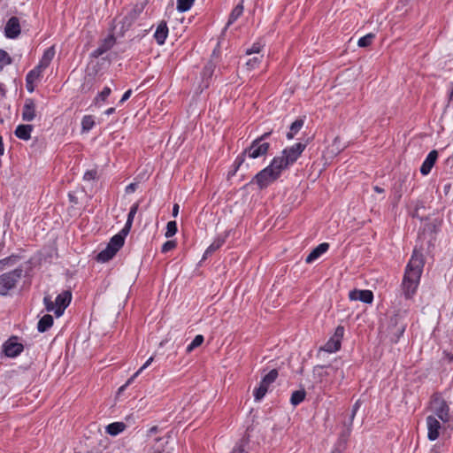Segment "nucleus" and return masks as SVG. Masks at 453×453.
Here are the masks:
<instances>
[{"label": "nucleus", "mask_w": 453, "mask_h": 453, "mask_svg": "<svg viewBox=\"0 0 453 453\" xmlns=\"http://www.w3.org/2000/svg\"><path fill=\"white\" fill-rule=\"evenodd\" d=\"M424 260L422 255L416 250L407 264L402 281V289L406 299H411L416 294L423 272Z\"/></svg>", "instance_id": "obj_1"}, {"label": "nucleus", "mask_w": 453, "mask_h": 453, "mask_svg": "<svg viewBox=\"0 0 453 453\" xmlns=\"http://www.w3.org/2000/svg\"><path fill=\"white\" fill-rule=\"evenodd\" d=\"M72 301V292L70 290H64L58 294L55 299V302L51 300L50 295H46L43 297V304L47 311L54 312L57 318L61 317L64 314L65 310L69 306Z\"/></svg>", "instance_id": "obj_2"}, {"label": "nucleus", "mask_w": 453, "mask_h": 453, "mask_svg": "<svg viewBox=\"0 0 453 453\" xmlns=\"http://www.w3.org/2000/svg\"><path fill=\"white\" fill-rule=\"evenodd\" d=\"M305 148L306 144L302 142H297L292 146L287 147L281 151L280 156L273 157L274 163H278L284 171L297 161Z\"/></svg>", "instance_id": "obj_3"}, {"label": "nucleus", "mask_w": 453, "mask_h": 453, "mask_svg": "<svg viewBox=\"0 0 453 453\" xmlns=\"http://www.w3.org/2000/svg\"><path fill=\"white\" fill-rule=\"evenodd\" d=\"M283 170L278 165V163H274V159L273 158L270 165L258 172L253 181L259 187L260 189L267 188L270 184L278 180Z\"/></svg>", "instance_id": "obj_4"}, {"label": "nucleus", "mask_w": 453, "mask_h": 453, "mask_svg": "<svg viewBox=\"0 0 453 453\" xmlns=\"http://www.w3.org/2000/svg\"><path fill=\"white\" fill-rule=\"evenodd\" d=\"M427 409L431 412L430 415H434L443 424L450 420L449 406L441 394L434 393L431 396Z\"/></svg>", "instance_id": "obj_5"}, {"label": "nucleus", "mask_w": 453, "mask_h": 453, "mask_svg": "<svg viewBox=\"0 0 453 453\" xmlns=\"http://www.w3.org/2000/svg\"><path fill=\"white\" fill-rule=\"evenodd\" d=\"M23 269L21 267L15 268L12 271L4 273L0 275V296H6L15 288L17 283L22 277Z\"/></svg>", "instance_id": "obj_6"}, {"label": "nucleus", "mask_w": 453, "mask_h": 453, "mask_svg": "<svg viewBox=\"0 0 453 453\" xmlns=\"http://www.w3.org/2000/svg\"><path fill=\"white\" fill-rule=\"evenodd\" d=\"M271 133H265L261 136L255 139L250 147L244 150V155L250 158H257L267 154L270 149V143L265 140L270 136Z\"/></svg>", "instance_id": "obj_7"}, {"label": "nucleus", "mask_w": 453, "mask_h": 453, "mask_svg": "<svg viewBox=\"0 0 453 453\" xmlns=\"http://www.w3.org/2000/svg\"><path fill=\"white\" fill-rule=\"evenodd\" d=\"M278 377V371L276 369L271 370L265 377H263L260 384L253 391V395L256 401H261L268 391V388L275 381Z\"/></svg>", "instance_id": "obj_8"}, {"label": "nucleus", "mask_w": 453, "mask_h": 453, "mask_svg": "<svg viewBox=\"0 0 453 453\" xmlns=\"http://www.w3.org/2000/svg\"><path fill=\"white\" fill-rule=\"evenodd\" d=\"M343 334V326H337L334 335L325 343V345L320 349L328 353L338 351L341 349Z\"/></svg>", "instance_id": "obj_9"}, {"label": "nucleus", "mask_w": 453, "mask_h": 453, "mask_svg": "<svg viewBox=\"0 0 453 453\" xmlns=\"http://www.w3.org/2000/svg\"><path fill=\"white\" fill-rule=\"evenodd\" d=\"M406 323L401 320V315L395 314L390 319V330H391V342L396 343L400 338L403 335L406 329Z\"/></svg>", "instance_id": "obj_10"}, {"label": "nucleus", "mask_w": 453, "mask_h": 453, "mask_svg": "<svg viewBox=\"0 0 453 453\" xmlns=\"http://www.w3.org/2000/svg\"><path fill=\"white\" fill-rule=\"evenodd\" d=\"M427 428V439L429 441H435L439 438L441 430V424L440 419L436 418L434 415H428L426 418Z\"/></svg>", "instance_id": "obj_11"}, {"label": "nucleus", "mask_w": 453, "mask_h": 453, "mask_svg": "<svg viewBox=\"0 0 453 453\" xmlns=\"http://www.w3.org/2000/svg\"><path fill=\"white\" fill-rule=\"evenodd\" d=\"M4 352L8 357H18L24 349L22 343L17 342L16 337H12L3 345Z\"/></svg>", "instance_id": "obj_12"}, {"label": "nucleus", "mask_w": 453, "mask_h": 453, "mask_svg": "<svg viewBox=\"0 0 453 453\" xmlns=\"http://www.w3.org/2000/svg\"><path fill=\"white\" fill-rule=\"evenodd\" d=\"M21 32L19 18L11 17L4 27V35L9 39H16Z\"/></svg>", "instance_id": "obj_13"}, {"label": "nucleus", "mask_w": 453, "mask_h": 453, "mask_svg": "<svg viewBox=\"0 0 453 453\" xmlns=\"http://www.w3.org/2000/svg\"><path fill=\"white\" fill-rule=\"evenodd\" d=\"M350 301H360L367 304L373 302V293L369 289H353L349 293Z\"/></svg>", "instance_id": "obj_14"}, {"label": "nucleus", "mask_w": 453, "mask_h": 453, "mask_svg": "<svg viewBox=\"0 0 453 453\" xmlns=\"http://www.w3.org/2000/svg\"><path fill=\"white\" fill-rule=\"evenodd\" d=\"M115 42H116L115 37L112 35H108L102 42V43L90 53L91 58H99L100 56H102L103 54H104L105 52L110 50L114 46Z\"/></svg>", "instance_id": "obj_15"}, {"label": "nucleus", "mask_w": 453, "mask_h": 453, "mask_svg": "<svg viewBox=\"0 0 453 453\" xmlns=\"http://www.w3.org/2000/svg\"><path fill=\"white\" fill-rule=\"evenodd\" d=\"M438 158V151L435 150H431L420 166V173L426 176L430 173Z\"/></svg>", "instance_id": "obj_16"}, {"label": "nucleus", "mask_w": 453, "mask_h": 453, "mask_svg": "<svg viewBox=\"0 0 453 453\" xmlns=\"http://www.w3.org/2000/svg\"><path fill=\"white\" fill-rule=\"evenodd\" d=\"M35 109L36 106L34 100L27 98L22 108V119L27 122L33 121L36 116Z\"/></svg>", "instance_id": "obj_17"}, {"label": "nucleus", "mask_w": 453, "mask_h": 453, "mask_svg": "<svg viewBox=\"0 0 453 453\" xmlns=\"http://www.w3.org/2000/svg\"><path fill=\"white\" fill-rule=\"evenodd\" d=\"M129 233L125 232V230L121 229L117 234L113 235L107 246L109 248L113 249V250L117 253L124 245L125 239Z\"/></svg>", "instance_id": "obj_18"}, {"label": "nucleus", "mask_w": 453, "mask_h": 453, "mask_svg": "<svg viewBox=\"0 0 453 453\" xmlns=\"http://www.w3.org/2000/svg\"><path fill=\"white\" fill-rule=\"evenodd\" d=\"M228 232H225L224 234L218 235L211 242V244L206 249L203 254V258H206L208 256H211L212 253L221 248L226 242Z\"/></svg>", "instance_id": "obj_19"}, {"label": "nucleus", "mask_w": 453, "mask_h": 453, "mask_svg": "<svg viewBox=\"0 0 453 453\" xmlns=\"http://www.w3.org/2000/svg\"><path fill=\"white\" fill-rule=\"evenodd\" d=\"M329 249V244L327 242H322L319 244L316 248H314L311 253L306 257L305 262L307 264H311L315 260H317L319 257L325 254Z\"/></svg>", "instance_id": "obj_20"}, {"label": "nucleus", "mask_w": 453, "mask_h": 453, "mask_svg": "<svg viewBox=\"0 0 453 453\" xmlns=\"http://www.w3.org/2000/svg\"><path fill=\"white\" fill-rule=\"evenodd\" d=\"M168 27L165 21L162 20L157 27L154 38L158 45H163L168 36Z\"/></svg>", "instance_id": "obj_21"}, {"label": "nucleus", "mask_w": 453, "mask_h": 453, "mask_svg": "<svg viewBox=\"0 0 453 453\" xmlns=\"http://www.w3.org/2000/svg\"><path fill=\"white\" fill-rule=\"evenodd\" d=\"M142 12V8L139 6L134 7L130 10L127 14L123 18L122 27L125 28H128L132 26V24L138 19Z\"/></svg>", "instance_id": "obj_22"}, {"label": "nucleus", "mask_w": 453, "mask_h": 453, "mask_svg": "<svg viewBox=\"0 0 453 453\" xmlns=\"http://www.w3.org/2000/svg\"><path fill=\"white\" fill-rule=\"evenodd\" d=\"M55 53H56V51H55L54 46H51V47H49L48 49H46L36 66H38L39 68H41L42 70L44 71L51 63V61L55 56Z\"/></svg>", "instance_id": "obj_23"}, {"label": "nucleus", "mask_w": 453, "mask_h": 453, "mask_svg": "<svg viewBox=\"0 0 453 453\" xmlns=\"http://www.w3.org/2000/svg\"><path fill=\"white\" fill-rule=\"evenodd\" d=\"M33 126L31 125H19L15 129V135L23 141H28L31 138Z\"/></svg>", "instance_id": "obj_24"}, {"label": "nucleus", "mask_w": 453, "mask_h": 453, "mask_svg": "<svg viewBox=\"0 0 453 453\" xmlns=\"http://www.w3.org/2000/svg\"><path fill=\"white\" fill-rule=\"evenodd\" d=\"M243 2V0H241V2L232 10L226 23V27L234 23L242 15L244 10Z\"/></svg>", "instance_id": "obj_25"}, {"label": "nucleus", "mask_w": 453, "mask_h": 453, "mask_svg": "<svg viewBox=\"0 0 453 453\" xmlns=\"http://www.w3.org/2000/svg\"><path fill=\"white\" fill-rule=\"evenodd\" d=\"M53 325V318L50 314L42 316L37 324V330L40 333H44L49 330Z\"/></svg>", "instance_id": "obj_26"}, {"label": "nucleus", "mask_w": 453, "mask_h": 453, "mask_svg": "<svg viewBox=\"0 0 453 453\" xmlns=\"http://www.w3.org/2000/svg\"><path fill=\"white\" fill-rule=\"evenodd\" d=\"M138 208H139L138 203H134L130 207L126 224H125L124 227L122 228L123 230H125V232H127V233L130 232L133 222H134V216L138 211Z\"/></svg>", "instance_id": "obj_27"}, {"label": "nucleus", "mask_w": 453, "mask_h": 453, "mask_svg": "<svg viewBox=\"0 0 453 453\" xmlns=\"http://www.w3.org/2000/svg\"><path fill=\"white\" fill-rule=\"evenodd\" d=\"M116 254L117 253L113 250V249L106 246L105 249H104L102 251H100L96 255V259L97 262L106 263V262L110 261L111 259H112Z\"/></svg>", "instance_id": "obj_28"}, {"label": "nucleus", "mask_w": 453, "mask_h": 453, "mask_svg": "<svg viewBox=\"0 0 453 453\" xmlns=\"http://www.w3.org/2000/svg\"><path fill=\"white\" fill-rule=\"evenodd\" d=\"M303 124L304 120L303 119H296L289 127V131L286 134L287 139L292 140L295 135L302 129Z\"/></svg>", "instance_id": "obj_29"}, {"label": "nucleus", "mask_w": 453, "mask_h": 453, "mask_svg": "<svg viewBox=\"0 0 453 453\" xmlns=\"http://www.w3.org/2000/svg\"><path fill=\"white\" fill-rule=\"evenodd\" d=\"M126 428V425L123 422H113L109 424L105 427V431L111 436H116L122 433Z\"/></svg>", "instance_id": "obj_30"}, {"label": "nucleus", "mask_w": 453, "mask_h": 453, "mask_svg": "<svg viewBox=\"0 0 453 453\" xmlns=\"http://www.w3.org/2000/svg\"><path fill=\"white\" fill-rule=\"evenodd\" d=\"M350 434H351V426H349L348 425L346 430L343 431L342 433H341V434L338 438V441H337V449L338 450L341 451L346 448L347 441L349 440Z\"/></svg>", "instance_id": "obj_31"}, {"label": "nucleus", "mask_w": 453, "mask_h": 453, "mask_svg": "<svg viewBox=\"0 0 453 453\" xmlns=\"http://www.w3.org/2000/svg\"><path fill=\"white\" fill-rule=\"evenodd\" d=\"M42 73H43V70H42L38 66H35V68H33L31 71H29L27 73V74L26 76V82L27 83H35L36 81H38L41 79Z\"/></svg>", "instance_id": "obj_32"}, {"label": "nucleus", "mask_w": 453, "mask_h": 453, "mask_svg": "<svg viewBox=\"0 0 453 453\" xmlns=\"http://www.w3.org/2000/svg\"><path fill=\"white\" fill-rule=\"evenodd\" d=\"M95 119L92 115H85L81 119V133H88L95 127Z\"/></svg>", "instance_id": "obj_33"}, {"label": "nucleus", "mask_w": 453, "mask_h": 453, "mask_svg": "<svg viewBox=\"0 0 453 453\" xmlns=\"http://www.w3.org/2000/svg\"><path fill=\"white\" fill-rule=\"evenodd\" d=\"M304 389L294 391L290 397V403L294 406L300 404L305 398Z\"/></svg>", "instance_id": "obj_34"}, {"label": "nucleus", "mask_w": 453, "mask_h": 453, "mask_svg": "<svg viewBox=\"0 0 453 453\" xmlns=\"http://www.w3.org/2000/svg\"><path fill=\"white\" fill-rule=\"evenodd\" d=\"M19 256L11 255L0 260V272L4 271L6 267L12 266L19 260Z\"/></svg>", "instance_id": "obj_35"}, {"label": "nucleus", "mask_w": 453, "mask_h": 453, "mask_svg": "<svg viewBox=\"0 0 453 453\" xmlns=\"http://www.w3.org/2000/svg\"><path fill=\"white\" fill-rule=\"evenodd\" d=\"M12 63V58L7 51L0 49V71Z\"/></svg>", "instance_id": "obj_36"}, {"label": "nucleus", "mask_w": 453, "mask_h": 453, "mask_svg": "<svg viewBox=\"0 0 453 453\" xmlns=\"http://www.w3.org/2000/svg\"><path fill=\"white\" fill-rule=\"evenodd\" d=\"M195 0H177V10L180 12H185L188 11L194 4Z\"/></svg>", "instance_id": "obj_37"}, {"label": "nucleus", "mask_w": 453, "mask_h": 453, "mask_svg": "<svg viewBox=\"0 0 453 453\" xmlns=\"http://www.w3.org/2000/svg\"><path fill=\"white\" fill-rule=\"evenodd\" d=\"M203 336L197 334L193 341L187 346L186 351L188 353L192 352L196 348L199 347L203 342Z\"/></svg>", "instance_id": "obj_38"}, {"label": "nucleus", "mask_w": 453, "mask_h": 453, "mask_svg": "<svg viewBox=\"0 0 453 453\" xmlns=\"http://www.w3.org/2000/svg\"><path fill=\"white\" fill-rule=\"evenodd\" d=\"M215 64L212 61H209L203 67L202 74L204 78H211L215 71Z\"/></svg>", "instance_id": "obj_39"}, {"label": "nucleus", "mask_w": 453, "mask_h": 453, "mask_svg": "<svg viewBox=\"0 0 453 453\" xmlns=\"http://www.w3.org/2000/svg\"><path fill=\"white\" fill-rule=\"evenodd\" d=\"M111 89L109 87H104L103 90L98 93V95L95 97V104H98L99 102H104L107 97L111 95Z\"/></svg>", "instance_id": "obj_40"}, {"label": "nucleus", "mask_w": 453, "mask_h": 453, "mask_svg": "<svg viewBox=\"0 0 453 453\" xmlns=\"http://www.w3.org/2000/svg\"><path fill=\"white\" fill-rule=\"evenodd\" d=\"M177 223L176 221H169L166 225V230L165 233V236L166 238L173 237L177 233Z\"/></svg>", "instance_id": "obj_41"}, {"label": "nucleus", "mask_w": 453, "mask_h": 453, "mask_svg": "<svg viewBox=\"0 0 453 453\" xmlns=\"http://www.w3.org/2000/svg\"><path fill=\"white\" fill-rule=\"evenodd\" d=\"M264 46H265V44L262 42H260V41L255 42L250 48L246 50V54L247 55L258 54L261 51V50L264 48Z\"/></svg>", "instance_id": "obj_42"}, {"label": "nucleus", "mask_w": 453, "mask_h": 453, "mask_svg": "<svg viewBox=\"0 0 453 453\" xmlns=\"http://www.w3.org/2000/svg\"><path fill=\"white\" fill-rule=\"evenodd\" d=\"M373 38H374L373 34H367L366 35L359 38V40L357 42V45L359 47H363V48L367 47V46L371 45Z\"/></svg>", "instance_id": "obj_43"}, {"label": "nucleus", "mask_w": 453, "mask_h": 453, "mask_svg": "<svg viewBox=\"0 0 453 453\" xmlns=\"http://www.w3.org/2000/svg\"><path fill=\"white\" fill-rule=\"evenodd\" d=\"M261 59H262V56L261 57H254L252 58H250L247 62H246V66L249 70H252V69H255L258 66V65L260 64L261 62Z\"/></svg>", "instance_id": "obj_44"}, {"label": "nucleus", "mask_w": 453, "mask_h": 453, "mask_svg": "<svg viewBox=\"0 0 453 453\" xmlns=\"http://www.w3.org/2000/svg\"><path fill=\"white\" fill-rule=\"evenodd\" d=\"M361 407V402L360 400H357L352 406L351 415L349 417V426H352L353 420L356 417L357 412L358 411L359 408Z\"/></svg>", "instance_id": "obj_45"}, {"label": "nucleus", "mask_w": 453, "mask_h": 453, "mask_svg": "<svg viewBox=\"0 0 453 453\" xmlns=\"http://www.w3.org/2000/svg\"><path fill=\"white\" fill-rule=\"evenodd\" d=\"M97 171L95 169L88 170L85 172L83 175V180L86 181L94 180L96 179Z\"/></svg>", "instance_id": "obj_46"}, {"label": "nucleus", "mask_w": 453, "mask_h": 453, "mask_svg": "<svg viewBox=\"0 0 453 453\" xmlns=\"http://www.w3.org/2000/svg\"><path fill=\"white\" fill-rule=\"evenodd\" d=\"M176 246V242L174 241H167L165 242L161 248V251L163 253H166L170 251L171 250L174 249Z\"/></svg>", "instance_id": "obj_47"}, {"label": "nucleus", "mask_w": 453, "mask_h": 453, "mask_svg": "<svg viewBox=\"0 0 453 453\" xmlns=\"http://www.w3.org/2000/svg\"><path fill=\"white\" fill-rule=\"evenodd\" d=\"M245 157H247V155H244V151L241 155L237 156L234 163V172H236L239 169V167L242 165V163L245 160Z\"/></svg>", "instance_id": "obj_48"}, {"label": "nucleus", "mask_w": 453, "mask_h": 453, "mask_svg": "<svg viewBox=\"0 0 453 453\" xmlns=\"http://www.w3.org/2000/svg\"><path fill=\"white\" fill-rule=\"evenodd\" d=\"M153 357H150L139 369L134 372V376H138L143 370H145L153 362Z\"/></svg>", "instance_id": "obj_49"}, {"label": "nucleus", "mask_w": 453, "mask_h": 453, "mask_svg": "<svg viewBox=\"0 0 453 453\" xmlns=\"http://www.w3.org/2000/svg\"><path fill=\"white\" fill-rule=\"evenodd\" d=\"M137 187H138L137 183H135V182L130 183L126 187L125 192L127 194H132L137 189Z\"/></svg>", "instance_id": "obj_50"}, {"label": "nucleus", "mask_w": 453, "mask_h": 453, "mask_svg": "<svg viewBox=\"0 0 453 453\" xmlns=\"http://www.w3.org/2000/svg\"><path fill=\"white\" fill-rule=\"evenodd\" d=\"M132 93H133V92H132V89H128V90H127V91L123 94V96H122L121 99L119 100V104H124L127 100H128V99H129V97L131 96Z\"/></svg>", "instance_id": "obj_51"}, {"label": "nucleus", "mask_w": 453, "mask_h": 453, "mask_svg": "<svg viewBox=\"0 0 453 453\" xmlns=\"http://www.w3.org/2000/svg\"><path fill=\"white\" fill-rule=\"evenodd\" d=\"M230 453H248L242 445H236Z\"/></svg>", "instance_id": "obj_52"}, {"label": "nucleus", "mask_w": 453, "mask_h": 453, "mask_svg": "<svg viewBox=\"0 0 453 453\" xmlns=\"http://www.w3.org/2000/svg\"><path fill=\"white\" fill-rule=\"evenodd\" d=\"M158 431H159V428L157 426H154L150 427L147 432V437L148 438L151 437L153 434H157Z\"/></svg>", "instance_id": "obj_53"}, {"label": "nucleus", "mask_w": 453, "mask_h": 453, "mask_svg": "<svg viewBox=\"0 0 453 453\" xmlns=\"http://www.w3.org/2000/svg\"><path fill=\"white\" fill-rule=\"evenodd\" d=\"M137 376H134V373L133 374V376L131 378L128 379V380L127 381V383L122 386L119 390H123L126 387H127L128 385H130L134 380L136 378Z\"/></svg>", "instance_id": "obj_54"}, {"label": "nucleus", "mask_w": 453, "mask_h": 453, "mask_svg": "<svg viewBox=\"0 0 453 453\" xmlns=\"http://www.w3.org/2000/svg\"><path fill=\"white\" fill-rule=\"evenodd\" d=\"M179 209H180L179 204L178 203H174L173 207V216L174 218H176L178 216Z\"/></svg>", "instance_id": "obj_55"}, {"label": "nucleus", "mask_w": 453, "mask_h": 453, "mask_svg": "<svg viewBox=\"0 0 453 453\" xmlns=\"http://www.w3.org/2000/svg\"><path fill=\"white\" fill-rule=\"evenodd\" d=\"M27 90L32 93L35 90V83H27L26 82Z\"/></svg>", "instance_id": "obj_56"}, {"label": "nucleus", "mask_w": 453, "mask_h": 453, "mask_svg": "<svg viewBox=\"0 0 453 453\" xmlns=\"http://www.w3.org/2000/svg\"><path fill=\"white\" fill-rule=\"evenodd\" d=\"M164 443H162L159 447L154 449L151 453H161L164 450Z\"/></svg>", "instance_id": "obj_57"}, {"label": "nucleus", "mask_w": 453, "mask_h": 453, "mask_svg": "<svg viewBox=\"0 0 453 453\" xmlns=\"http://www.w3.org/2000/svg\"><path fill=\"white\" fill-rule=\"evenodd\" d=\"M4 142H3L2 136L0 135V155H4Z\"/></svg>", "instance_id": "obj_58"}, {"label": "nucleus", "mask_w": 453, "mask_h": 453, "mask_svg": "<svg viewBox=\"0 0 453 453\" xmlns=\"http://www.w3.org/2000/svg\"><path fill=\"white\" fill-rule=\"evenodd\" d=\"M114 111H115V108L111 107V108L107 109V110L104 111V113H105L106 115H111V114H112Z\"/></svg>", "instance_id": "obj_59"}, {"label": "nucleus", "mask_w": 453, "mask_h": 453, "mask_svg": "<svg viewBox=\"0 0 453 453\" xmlns=\"http://www.w3.org/2000/svg\"><path fill=\"white\" fill-rule=\"evenodd\" d=\"M373 189H374V191H375L376 193H383V192H384V189H383L382 188L379 187V186H375V187L373 188Z\"/></svg>", "instance_id": "obj_60"}, {"label": "nucleus", "mask_w": 453, "mask_h": 453, "mask_svg": "<svg viewBox=\"0 0 453 453\" xmlns=\"http://www.w3.org/2000/svg\"><path fill=\"white\" fill-rule=\"evenodd\" d=\"M449 188H450V184H446L444 186V191L446 194L449 192Z\"/></svg>", "instance_id": "obj_61"}, {"label": "nucleus", "mask_w": 453, "mask_h": 453, "mask_svg": "<svg viewBox=\"0 0 453 453\" xmlns=\"http://www.w3.org/2000/svg\"><path fill=\"white\" fill-rule=\"evenodd\" d=\"M154 441H155L156 443L161 442V441H164V438L158 437V438H156Z\"/></svg>", "instance_id": "obj_62"}, {"label": "nucleus", "mask_w": 453, "mask_h": 453, "mask_svg": "<svg viewBox=\"0 0 453 453\" xmlns=\"http://www.w3.org/2000/svg\"><path fill=\"white\" fill-rule=\"evenodd\" d=\"M430 453H438V450L436 449V447L434 446Z\"/></svg>", "instance_id": "obj_63"}]
</instances>
